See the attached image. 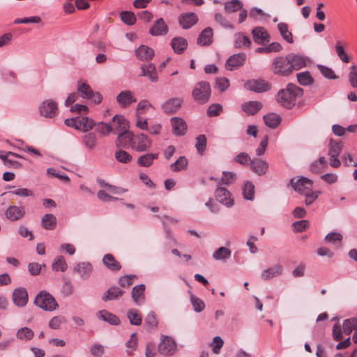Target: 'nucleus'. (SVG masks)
I'll use <instances>...</instances> for the list:
<instances>
[{
  "label": "nucleus",
  "instance_id": "36",
  "mask_svg": "<svg viewBox=\"0 0 357 357\" xmlns=\"http://www.w3.org/2000/svg\"><path fill=\"white\" fill-rule=\"evenodd\" d=\"M41 226L47 230H53L56 227V218L52 213H47L42 217Z\"/></svg>",
  "mask_w": 357,
  "mask_h": 357
},
{
  "label": "nucleus",
  "instance_id": "59",
  "mask_svg": "<svg viewBox=\"0 0 357 357\" xmlns=\"http://www.w3.org/2000/svg\"><path fill=\"white\" fill-rule=\"evenodd\" d=\"M10 193L21 197H33L34 195V193L31 190L26 188H15V190L10 191Z\"/></svg>",
  "mask_w": 357,
  "mask_h": 357
},
{
  "label": "nucleus",
  "instance_id": "40",
  "mask_svg": "<svg viewBox=\"0 0 357 357\" xmlns=\"http://www.w3.org/2000/svg\"><path fill=\"white\" fill-rule=\"evenodd\" d=\"M98 314L100 319L108 322L110 324L118 325L120 322V320L116 315L108 312L107 310H100L99 311Z\"/></svg>",
  "mask_w": 357,
  "mask_h": 357
},
{
  "label": "nucleus",
  "instance_id": "51",
  "mask_svg": "<svg viewBox=\"0 0 357 357\" xmlns=\"http://www.w3.org/2000/svg\"><path fill=\"white\" fill-rule=\"evenodd\" d=\"M52 267L54 271L64 272L67 270L68 265L63 256H57L54 259Z\"/></svg>",
  "mask_w": 357,
  "mask_h": 357
},
{
  "label": "nucleus",
  "instance_id": "47",
  "mask_svg": "<svg viewBox=\"0 0 357 357\" xmlns=\"http://www.w3.org/2000/svg\"><path fill=\"white\" fill-rule=\"evenodd\" d=\"M231 251L226 247H220L213 253L215 260H226L230 258Z\"/></svg>",
  "mask_w": 357,
  "mask_h": 357
},
{
  "label": "nucleus",
  "instance_id": "4",
  "mask_svg": "<svg viewBox=\"0 0 357 357\" xmlns=\"http://www.w3.org/2000/svg\"><path fill=\"white\" fill-rule=\"evenodd\" d=\"M65 124L68 127L86 132L93 128L95 123L89 117L79 116L66 119Z\"/></svg>",
  "mask_w": 357,
  "mask_h": 357
},
{
  "label": "nucleus",
  "instance_id": "27",
  "mask_svg": "<svg viewBox=\"0 0 357 357\" xmlns=\"http://www.w3.org/2000/svg\"><path fill=\"white\" fill-rule=\"evenodd\" d=\"M213 32L211 27L205 28L197 38V45L199 46H208L213 43Z\"/></svg>",
  "mask_w": 357,
  "mask_h": 357
},
{
  "label": "nucleus",
  "instance_id": "64",
  "mask_svg": "<svg viewBox=\"0 0 357 357\" xmlns=\"http://www.w3.org/2000/svg\"><path fill=\"white\" fill-rule=\"evenodd\" d=\"M104 347L98 343H96L91 346L90 352L94 357H101L104 354Z\"/></svg>",
  "mask_w": 357,
  "mask_h": 357
},
{
  "label": "nucleus",
  "instance_id": "53",
  "mask_svg": "<svg viewBox=\"0 0 357 357\" xmlns=\"http://www.w3.org/2000/svg\"><path fill=\"white\" fill-rule=\"evenodd\" d=\"M116 160L121 163L128 164L132 160V155L124 150L116 151L114 153Z\"/></svg>",
  "mask_w": 357,
  "mask_h": 357
},
{
  "label": "nucleus",
  "instance_id": "26",
  "mask_svg": "<svg viewBox=\"0 0 357 357\" xmlns=\"http://www.w3.org/2000/svg\"><path fill=\"white\" fill-rule=\"evenodd\" d=\"M5 214L8 220L16 221L24 215L25 210L23 206H10L6 211Z\"/></svg>",
  "mask_w": 357,
  "mask_h": 357
},
{
  "label": "nucleus",
  "instance_id": "49",
  "mask_svg": "<svg viewBox=\"0 0 357 357\" xmlns=\"http://www.w3.org/2000/svg\"><path fill=\"white\" fill-rule=\"evenodd\" d=\"M296 77L298 83L303 86H310L314 82V79L309 71L299 73Z\"/></svg>",
  "mask_w": 357,
  "mask_h": 357
},
{
  "label": "nucleus",
  "instance_id": "8",
  "mask_svg": "<svg viewBox=\"0 0 357 357\" xmlns=\"http://www.w3.org/2000/svg\"><path fill=\"white\" fill-rule=\"evenodd\" d=\"M329 164L332 167L337 168L340 166L341 162L338 156L342 150V143L340 140L331 139L328 144Z\"/></svg>",
  "mask_w": 357,
  "mask_h": 357
},
{
  "label": "nucleus",
  "instance_id": "22",
  "mask_svg": "<svg viewBox=\"0 0 357 357\" xmlns=\"http://www.w3.org/2000/svg\"><path fill=\"white\" fill-rule=\"evenodd\" d=\"M250 169L258 176H263L266 174L268 169V164L266 160L254 158L250 165Z\"/></svg>",
  "mask_w": 357,
  "mask_h": 357
},
{
  "label": "nucleus",
  "instance_id": "15",
  "mask_svg": "<svg viewBox=\"0 0 357 357\" xmlns=\"http://www.w3.org/2000/svg\"><path fill=\"white\" fill-rule=\"evenodd\" d=\"M12 298L16 306L24 307L28 303V292L24 287H17L14 289Z\"/></svg>",
  "mask_w": 357,
  "mask_h": 357
},
{
  "label": "nucleus",
  "instance_id": "19",
  "mask_svg": "<svg viewBox=\"0 0 357 357\" xmlns=\"http://www.w3.org/2000/svg\"><path fill=\"white\" fill-rule=\"evenodd\" d=\"M169 31V28L162 18H158L154 22L149 29V33L153 36H165Z\"/></svg>",
  "mask_w": 357,
  "mask_h": 357
},
{
  "label": "nucleus",
  "instance_id": "46",
  "mask_svg": "<svg viewBox=\"0 0 357 357\" xmlns=\"http://www.w3.org/2000/svg\"><path fill=\"white\" fill-rule=\"evenodd\" d=\"M114 126L115 129L120 132L128 129L129 123L122 115H115L113 119Z\"/></svg>",
  "mask_w": 357,
  "mask_h": 357
},
{
  "label": "nucleus",
  "instance_id": "63",
  "mask_svg": "<svg viewBox=\"0 0 357 357\" xmlns=\"http://www.w3.org/2000/svg\"><path fill=\"white\" fill-rule=\"evenodd\" d=\"M349 80L352 87H357V66H351L349 68Z\"/></svg>",
  "mask_w": 357,
  "mask_h": 357
},
{
  "label": "nucleus",
  "instance_id": "14",
  "mask_svg": "<svg viewBox=\"0 0 357 357\" xmlns=\"http://www.w3.org/2000/svg\"><path fill=\"white\" fill-rule=\"evenodd\" d=\"M134 133L128 129L120 132L118 135L116 144L119 147L130 149L132 147Z\"/></svg>",
  "mask_w": 357,
  "mask_h": 357
},
{
  "label": "nucleus",
  "instance_id": "29",
  "mask_svg": "<svg viewBox=\"0 0 357 357\" xmlns=\"http://www.w3.org/2000/svg\"><path fill=\"white\" fill-rule=\"evenodd\" d=\"M145 285L143 284L135 286L132 290V298L135 303L140 305L144 302Z\"/></svg>",
  "mask_w": 357,
  "mask_h": 357
},
{
  "label": "nucleus",
  "instance_id": "21",
  "mask_svg": "<svg viewBox=\"0 0 357 357\" xmlns=\"http://www.w3.org/2000/svg\"><path fill=\"white\" fill-rule=\"evenodd\" d=\"M198 22V17L195 13L181 14L178 17V23L183 29L191 28Z\"/></svg>",
  "mask_w": 357,
  "mask_h": 357
},
{
  "label": "nucleus",
  "instance_id": "35",
  "mask_svg": "<svg viewBox=\"0 0 357 357\" xmlns=\"http://www.w3.org/2000/svg\"><path fill=\"white\" fill-rule=\"evenodd\" d=\"M82 141L86 148L93 150L97 144V135L94 132H87L83 135Z\"/></svg>",
  "mask_w": 357,
  "mask_h": 357
},
{
  "label": "nucleus",
  "instance_id": "34",
  "mask_svg": "<svg viewBox=\"0 0 357 357\" xmlns=\"http://www.w3.org/2000/svg\"><path fill=\"white\" fill-rule=\"evenodd\" d=\"M158 153H146L138 158L137 164L140 167H149L153 163L154 160L158 158Z\"/></svg>",
  "mask_w": 357,
  "mask_h": 357
},
{
  "label": "nucleus",
  "instance_id": "39",
  "mask_svg": "<svg viewBox=\"0 0 357 357\" xmlns=\"http://www.w3.org/2000/svg\"><path fill=\"white\" fill-rule=\"evenodd\" d=\"M242 194L245 199L252 201L255 199V185L252 182H245L242 187Z\"/></svg>",
  "mask_w": 357,
  "mask_h": 357
},
{
  "label": "nucleus",
  "instance_id": "3",
  "mask_svg": "<svg viewBox=\"0 0 357 357\" xmlns=\"http://www.w3.org/2000/svg\"><path fill=\"white\" fill-rule=\"evenodd\" d=\"M34 303L45 311H53L58 307V303L55 298L45 291H41L37 294Z\"/></svg>",
  "mask_w": 357,
  "mask_h": 357
},
{
  "label": "nucleus",
  "instance_id": "55",
  "mask_svg": "<svg viewBox=\"0 0 357 357\" xmlns=\"http://www.w3.org/2000/svg\"><path fill=\"white\" fill-rule=\"evenodd\" d=\"M206 137L204 135H199L196 137L195 147L197 152L203 155L206 148Z\"/></svg>",
  "mask_w": 357,
  "mask_h": 357
},
{
  "label": "nucleus",
  "instance_id": "9",
  "mask_svg": "<svg viewBox=\"0 0 357 357\" xmlns=\"http://www.w3.org/2000/svg\"><path fill=\"white\" fill-rule=\"evenodd\" d=\"M151 140L144 133L134 134L131 149L137 152H144L151 146Z\"/></svg>",
  "mask_w": 357,
  "mask_h": 357
},
{
  "label": "nucleus",
  "instance_id": "12",
  "mask_svg": "<svg viewBox=\"0 0 357 357\" xmlns=\"http://www.w3.org/2000/svg\"><path fill=\"white\" fill-rule=\"evenodd\" d=\"M40 113L45 118H54L58 113L57 103L49 99L43 101L40 106Z\"/></svg>",
  "mask_w": 357,
  "mask_h": 357
},
{
  "label": "nucleus",
  "instance_id": "41",
  "mask_svg": "<svg viewBox=\"0 0 357 357\" xmlns=\"http://www.w3.org/2000/svg\"><path fill=\"white\" fill-rule=\"evenodd\" d=\"M265 124L271 128H276L281 122V117L275 113H270L264 116Z\"/></svg>",
  "mask_w": 357,
  "mask_h": 357
},
{
  "label": "nucleus",
  "instance_id": "6",
  "mask_svg": "<svg viewBox=\"0 0 357 357\" xmlns=\"http://www.w3.org/2000/svg\"><path fill=\"white\" fill-rule=\"evenodd\" d=\"M158 350L161 355L171 356L176 354L177 344L173 337L162 335Z\"/></svg>",
  "mask_w": 357,
  "mask_h": 357
},
{
  "label": "nucleus",
  "instance_id": "54",
  "mask_svg": "<svg viewBox=\"0 0 357 357\" xmlns=\"http://www.w3.org/2000/svg\"><path fill=\"white\" fill-rule=\"evenodd\" d=\"M317 68L319 70L321 75L327 79H335L338 78V77L335 74L334 71L331 68L321 64H318Z\"/></svg>",
  "mask_w": 357,
  "mask_h": 357
},
{
  "label": "nucleus",
  "instance_id": "62",
  "mask_svg": "<svg viewBox=\"0 0 357 357\" xmlns=\"http://www.w3.org/2000/svg\"><path fill=\"white\" fill-rule=\"evenodd\" d=\"M222 110V106L220 104H212L207 109V115L211 117L217 116L220 114Z\"/></svg>",
  "mask_w": 357,
  "mask_h": 357
},
{
  "label": "nucleus",
  "instance_id": "24",
  "mask_svg": "<svg viewBox=\"0 0 357 357\" xmlns=\"http://www.w3.org/2000/svg\"><path fill=\"white\" fill-rule=\"evenodd\" d=\"M283 266L280 264H276L271 267L264 269L261 274L264 280H269L282 274Z\"/></svg>",
  "mask_w": 357,
  "mask_h": 357
},
{
  "label": "nucleus",
  "instance_id": "30",
  "mask_svg": "<svg viewBox=\"0 0 357 357\" xmlns=\"http://www.w3.org/2000/svg\"><path fill=\"white\" fill-rule=\"evenodd\" d=\"M171 46L175 53L181 54L187 49L188 42L183 37H174L171 41Z\"/></svg>",
  "mask_w": 357,
  "mask_h": 357
},
{
  "label": "nucleus",
  "instance_id": "20",
  "mask_svg": "<svg viewBox=\"0 0 357 357\" xmlns=\"http://www.w3.org/2000/svg\"><path fill=\"white\" fill-rule=\"evenodd\" d=\"M182 102L183 99L181 98H172L162 105V109L165 113L172 114L180 109Z\"/></svg>",
  "mask_w": 357,
  "mask_h": 357
},
{
  "label": "nucleus",
  "instance_id": "57",
  "mask_svg": "<svg viewBox=\"0 0 357 357\" xmlns=\"http://www.w3.org/2000/svg\"><path fill=\"white\" fill-rule=\"evenodd\" d=\"M121 20L128 25H132L136 22V17L132 12L122 11L120 13Z\"/></svg>",
  "mask_w": 357,
  "mask_h": 357
},
{
  "label": "nucleus",
  "instance_id": "7",
  "mask_svg": "<svg viewBox=\"0 0 357 357\" xmlns=\"http://www.w3.org/2000/svg\"><path fill=\"white\" fill-rule=\"evenodd\" d=\"M77 93L82 98H86L95 104H99L102 97L99 92H94L91 87L86 83L78 82Z\"/></svg>",
  "mask_w": 357,
  "mask_h": 357
},
{
  "label": "nucleus",
  "instance_id": "45",
  "mask_svg": "<svg viewBox=\"0 0 357 357\" xmlns=\"http://www.w3.org/2000/svg\"><path fill=\"white\" fill-rule=\"evenodd\" d=\"M188 164V159L185 156H180L170 165V169L174 172H181L187 169Z\"/></svg>",
  "mask_w": 357,
  "mask_h": 357
},
{
  "label": "nucleus",
  "instance_id": "28",
  "mask_svg": "<svg viewBox=\"0 0 357 357\" xmlns=\"http://www.w3.org/2000/svg\"><path fill=\"white\" fill-rule=\"evenodd\" d=\"M252 33L254 41L259 45H264L269 41V35L264 27H256L252 29Z\"/></svg>",
  "mask_w": 357,
  "mask_h": 357
},
{
  "label": "nucleus",
  "instance_id": "60",
  "mask_svg": "<svg viewBox=\"0 0 357 357\" xmlns=\"http://www.w3.org/2000/svg\"><path fill=\"white\" fill-rule=\"evenodd\" d=\"M252 159L250 158V155L245 152L238 153L234 158V161L236 162H238L242 165H248L249 167L252 162Z\"/></svg>",
  "mask_w": 357,
  "mask_h": 357
},
{
  "label": "nucleus",
  "instance_id": "48",
  "mask_svg": "<svg viewBox=\"0 0 357 357\" xmlns=\"http://www.w3.org/2000/svg\"><path fill=\"white\" fill-rule=\"evenodd\" d=\"M127 317L131 325L139 326L142 324V318L137 310L130 309L127 312Z\"/></svg>",
  "mask_w": 357,
  "mask_h": 357
},
{
  "label": "nucleus",
  "instance_id": "23",
  "mask_svg": "<svg viewBox=\"0 0 357 357\" xmlns=\"http://www.w3.org/2000/svg\"><path fill=\"white\" fill-rule=\"evenodd\" d=\"M288 58L290 61L292 72L298 70L306 66L307 57L303 55L296 54L294 53L288 54Z\"/></svg>",
  "mask_w": 357,
  "mask_h": 357
},
{
  "label": "nucleus",
  "instance_id": "16",
  "mask_svg": "<svg viewBox=\"0 0 357 357\" xmlns=\"http://www.w3.org/2000/svg\"><path fill=\"white\" fill-rule=\"evenodd\" d=\"M172 127V133L176 136H183L187 132V124L185 121L180 117H172L170 119Z\"/></svg>",
  "mask_w": 357,
  "mask_h": 357
},
{
  "label": "nucleus",
  "instance_id": "38",
  "mask_svg": "<svg viewBox=\"0 0 357 357\" xmlns=\"http://www.w3.org/2000/svg\"><path fill=\"white\" fill-rule=\"evenodd\" d=\"M123 294V291L119 287H112L108 289L102 299L104 301L116 300L122 296Z\"/></svg>",
  "mask_w": 357,
  "mask_h": 357
},
{
  "label": "nucleus",
  "instance_id": "58",
  "mask_svg": "<svg viewBox=\"0 0 357 357\" xmlns=\"http://www.w3.org/2000/svg\"><path fill=\"white\" fill-rule=\"evenodd\" d=\"M190 303L192 305L193 310L197 312L203 311L205 307L204 301L193 294H191L190 296Z\"/></svg>",
  "mask_w": 357,
  "mask_h": 357
},
{
  "label": "nucleus",
  "instance_id": "61",
  "mask_svg": "<svg viewBox=\"0 0 357 357\" xmlns=\"http://www.w3.org/2000/svg\"><path fill=\"white\" fill-rule=\"evenodd\" d=\"M335 52L338 56V57L344 62V63H349V57L348 55L345 53L344 48L342 45V43L340 41H337L335 47Z\"/></svg>",
  "mask_w": 357,
  "mask_h": 357
},
{
  "label": "nucleus",
  "instance_id": "52",
  "mask_svg": "<svg viewBox=\"0 0 357 357\" xmlns=\"http://www.w3.org/2000/svg\"><path fill=\"white\" fill-rule=\"evenodd\" d=\"M243 3L240 0H231L224 3L225 12L232 13L241 9Z\"/></svg>",
  "mask_w": 357,
  "mask_h": 357
},
{
  "label": "nucleus",
  "instance_id": "33",
  "mask_svg": "<svg viewBox=\"0 0 357 357\" xmlns=\"http://www.w3.org/2000/svg\"><path fill=\"white\" fill-rule=\"evenodd\" d=\"M102 263L108 269L112 271H118L121 269L120 263L116 260L112 254H106L102 258Z\"/></svg>",
  "mask_w": 357,
  "mask_h": 357
},
{
  "label": "nucleus",
  "instance_id": "11",
  "mask_svg": "<svg viewBox=\"0 0 357 357\" xmlns=\"http://www.w3.org/2000/svg\"><path fill=\"white\" fill-rule=\"evenodd\" d=\"M244 86L247 90L256 93L265 92L268 91L271 88L268 82L261 79H249L244 84Z\"/></svg>",
  "mask_w": 357,
  "mask_h": 357
},
{
  "label": "nucleus",
  "instance_id": "10",
  "mask_svg": "<svg viewBox=\"0 0 357 357\" xmlns=\"http://www.w3.org/2000/svg\"><path fill=\"white\" fill-rule=\"evenodd\" d=\"M289 183L294 190L300 194L306 193L312 190V181L304 176H301L296 180L295 178H292Z\"/></svg>",
  "mask_w": 357,
  "mask_h": 357
},
{
  "label": "nucleus",
  "instance_id": "13",
  "mask_svg": "<svg viewBox=\"0 0 357 357\" xmlns=\"http://www.w3.org/2000/svg\"><path fill=\"white\" fill-rule=\"evenodd\" d=\"M215 197L218 202L228 208L232 207L234 204L231 192L225 188L218 187L215 191Z\"/></svg>",
  "mask_w": 357,
  "mask_h": 357
},
{
  "label": "nucleus",
  "instance_id": "44",
  "mask_svg": "<svg viewBox=\"0 0 357 357\" xmlns=\"http://www.w3.org/2000/svg\"><path fill=\"white\" fill-rule=\"evenodd\" d=\"M251 41L250 38L245 36L244 33L238 32L234 36V45L236 47L241 48L242 47H250Z\"/></svg>",
  "mask_w": 357,
  "mask_h": 357
},
{
  "label": "nucleus",
  "instance_id": "1",
  "mask_svg": "<svg viewBox=\"0 0 357 357\" xmlns=\"http://www.w3.org/2000/svg\"><path fill=\"white\" fill-rule=\"evenodd\" d=\"M303 91L294 84H288L285 89H280L276 95L277 102L286 109H291L298 97L303 96Z\"/></svg>",
  "mask_w": 357,
  "mask_h": 357
},
{
  "label": "nucleus",
  "instance_id": "31",
  "mask_svg": "<svg viewBox=\"0 0 357 357\" xmlns=\"http://www.w3.org/2000/svg\"><path fill=\"white\" fill-rule=\"evenodd\" d=\"M262 107V104L258 101H248L243 102L241 105L242 110L247 114V115H255Z\"/></svg>",
  "mask_w": 357,
  "mask_h": 357
},
{
  "label": "nucleus",
  "instance_id": "50",
  "mask_svg": "<svg viewBox=\"0 0 357 357\" xmlns=\"http://www.w3.org/2000/svg\"><path fill=\"white\" fill-rule=\"evenodd\" d=\"M356 328H357V318L353 317L344 321L342 331L345 335H349Z\"/></svg>",
  "mask_w": 357,
  "mask_h": 357
},
{
  "label": "nucleus",
  "instance_id": "37",
  "mask_svg": "<svg viewBox=\"0 0 357 357\" xmlns=\"http://www.w3.org/2000/svg\"><path fill=\"white\" fill-rule=\"evenodd\" d=\"M141 75L149 77V79L153 82H157L158 75L155 70V67L153 64L149 63L148 65L142 66L141 67Z\"/></svg>",
  "mask_w": 357,
  "mask_h": 357
},
{
  "label": "nucleus",
  "instance_id": "2",
  "mask_svg": "<svg viewBox=\"0 0 357 357\" xmlns=\"http://www.w3.org/2000/svg\"><path fill=\"white\" fill-rule=\"evenodd\" d=\"M211 89L209 82L200 81L197 82L192 91V98L199 104L206 103L211 97Z\"/></svg>",
  "mask_w": 357,
  "mask_h": 357
},
{
  "label": "nucleus",
  "instance_id": "43",
  "mask_svg": "<svg viewBox=\"0 0 357 357\" xmlns=\"http://www.w3.org/2000/svg\"><path fill=\"white\" fill-rule=\"evenodd\" d=\"M278 29L284 40L290 44L294 43L292 33L289 31L288 25L286 23L280 22L278 24Z\"/></svg>",
  "mask_w": 357,
  "mask_h": 357
},
{
  "label": "nucleus",
  "instance_id": "56",
  "mask_svg": "<svg viewBox=\"0 0 357 357\" xmlns=\"http://www.w3.org/2000/svg\"><path fill=\"white\" fill-rule=\"evenodd\" d=\"M229 86V81L225 77H219L215 79V88L220 92L225 91Z\"/></svg>",
  "mask_w": 357,
  "mask_h": 357
},
{
  "label": "nucleus",
  "instance_id": "17",
  "mask_svg": "<svg viewBox=\"0 0 357 357\" xmlns=\"http://www.w3.org/2000/svg\"><path fill=\"white\" fill-rule=\"evenodd\" d=\"M246 56L244 53H238L230 56L225 63V67L229 70H233L242 66L245 61Z\"/></svg>",
  "mask_w": 357,
  "mask_h": 357
},
{
  "label": "nucleus",
  "instance_id": "32",
  "mask_svg": "<svg viewBox=\"0 0 357 357\" xmlns=\"http://www.w3.org/2000/svg\"><path fill=\"white\" fill-rule=\"evenodd\" d=\"M135 54L140 60L149 61L154 56V51L146 45H141L136 50Z\"/></svg>",
  "mask_w": 357,
  "mask_h": 357
},
{
  "label": "nucleus",
  "instance_id": "42",
  "mask_svg": "<svg viewBox=\"0 0 357 357\" xmlns=\"http://www.w3.org/2000/svg\"><path fill=\"white\" fill-rule=\"evenodd\" d=\"M34 336L33 331L28 327H22L16 333V337L22 341H29Z\"/></svg>",
  "mask_w": 357,
  "mask_h": 357
},
{
  "label": "nucleus",
  "instance_id": "5",
  "mask_svg": "<svg viewBox=\"0 0 357 357\" xmlns=\"http://www.w3.org/2000/svg\"><path fill=\"white\" fill-rule=\"evenodd\" d=\"M290 66L288 54H287L286 56H278L273 60L272 70L275 75L288 76L292 73Z\"/></svg>",
  "mask_w": 357,
  "mask_h": 357
},
{
  "label": "nucleus",
  "instance_id": "25",
  "mask_svg": "<svg viewBox=\"0 0 357 357\" xmlns=\"http://www.w3.org/2000/svg\"><path fill=\"white\" fill-rule=\"evenodd\" d=\"M93 271L92 264L89 262H81L77 264L74 269L73 273H77L80 275L82 280H87Z\"/></svg>",
  "mask_w": 357,
  "mask_h": 357
},
{
  "label": "nucleus",
  "instance_id": "18",
  "mask_svg": "<svg viewBox=\"0 0 357 357\" xmlns=\"http://www.w3.org/2000/svg\"><path fill=\"white\" fill-rule=\"evenodd\" d=\"M116 101L121 107L126 108L135 102L137 99L135 98L133 92L130 90H125L121 91L117 95Z\"/></svg>",
  "mask_w": 357,
  "mask_h": 357
}]
</instances>
